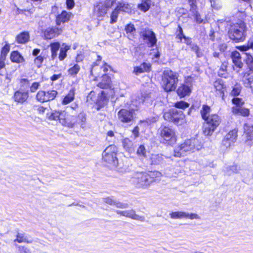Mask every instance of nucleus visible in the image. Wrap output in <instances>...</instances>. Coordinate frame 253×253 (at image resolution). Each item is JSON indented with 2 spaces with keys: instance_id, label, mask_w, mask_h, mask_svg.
<instances>
[{
  "instance_id": "30",
  "label": "nucleus",
  "mask_w": 253,
  "mask_h": 253,
  "mask_svg": "<svg viewBox=\"0 0 253 253\" xmlns=\"http://www.w3.org/2000/svg\"><path fill=\"white\" fill-rule=\"evenodd\" d=\"M97 86L102 89L110 88L111 87V81L109 76L104 75L102 77V81Z\"/></svg>"
},
{
  "instance_id": "13",
  "label": "nucleus",
  "mask_w": 253,
  "mask_h": 253,
  "mask_svg": "<svg viewBox=\"0 0 253 253\" xmlns=\"http://www.w3.org/2000/svg\"><path fill=\"white\" fill-rule=\"evenodd\" d=\"M153 100L151 98L150 94L146 92H143L140 95L136 97L135 100L132 101L134 105L138 107L141 104H145L147 106H149V104H152Z\"/></svg>"
},
{
  "instance_id": "21",
  "label": "nucleus",
  "mask_w": 253,
  "mask_h": 253,
  "mask_svg": "<svg viewBox=\"0 0 253 253\" xmlns=\"http://www.w3.org/2000/svg\"><path fill=\"white\" fill-rule=\"evenodd\" d=\"M68 117L69 118L70 121L75 122L74 126L76 124H79L80 125L81 127L84 128V124L86 121V115L84 113L82 112L80 113L77 117L73 115L68 116Z\"/></svg>"
},
{
  "instance_id": "24",
  "label": "nucleus",
  "mask_w": 253,
  "mask_h": 253,
  "mask_svg": "<svg viewBox=\"0 0 253 253\" xmlns=\"http://www.w3.org/2000/svg\"><path fill=\"white\" fill-rule=\"evenodd\" d=\"M108 102V98L106 93L104 91H102L98 95L97 99L96 100V105L97 106V109L100 110L103 108L105 105L107 104Z\"/></svg>"
},
{
  "instance_id": "51",
  "label": "nucleus",
  "mask_w": 253,
  "mask_h": 253,
  "mask_svg": "<svg viewBox=\"0 0 253 253\" xmlns=\"http://www.w3.org/2000/svg\"><path fill=\"white\" fill-rule=\"evenodd\" d=\"M232 102L233 104L235 105L234 107H238V108L242 107V106L244 104V102L243 101V99L242 98L236 97H234L232 99Z\"/></svg>"
},
{
  "instance_id": "9",
  "label": "nucleus",
  "mask_w": 253,
  "mask_h": 253,
  "mask_svg": "<svg viewBox=\"0 0 253 253\" xmlns=\"http://www.w3.org/2000/svg\"><path fill=\"white\" fill-rule=\"evenodd\" d=\"M140 37L148 47H153L156 45L157 39L155 33L150 29H144L140 33Z\"/></svg>"
},
{
  "instance_id": "45",
  "label": "nucleus",
  "mask_w": 253,
  "mask_h": 253,
  "mask_svg": "<svg viewBox=\"0 0 253 253\" xmlns=\"http://www.w3.org/2000/svg\"><path fill=\"white\" fill-rule=\"evenodd\" d=\"M210 110L211 108L209 106L207 105L203 106L202 109L201 110V114L203 119L205 121L209 117V114Z\"/></svg>"
},
{
  "instance_id": "40",
  "label": "nucleus",
  "mask_w": 253,
  "mask_h": 253,
  "mask_svg": "<svg viewBox=\"0 0 253 253\" xmlns=\"http://www.w3.org/2000/svg\"><path fill=\"white\" fill-rule=\"evenodd\" d=\"M124 148L126 151L131 153L133 151V143L128 138H125L123 141Z\"/></svg>"
},
{
  "instance_id": "56",
  "label": "nucleus",
  "mask_w": 253,
  "mask_h": 253,
  "mask_svg": "<svg viewBox=\"0 0 253 253\" xmlns=\"http://www.w3.org/2000/svg\"><path fill=\"white\" fill-rule=\"evenodd\" d=\"M211 6L216 10H218L221 7V3L220 0H215L211 2Z\"/></svg>"
},
{
  "instance_id": "57",
  "label": "nucleus",
  "mask_w": 253,
  "mask_h": 253,
  "mask_svg": "<svg viewBox=\"0 0 253 253\" xmlns=\"http://www.w3.org/2000/svg\"><path fill=\"white\" fill-rule=\"evenodd\" d=\"M193 16L194 17L196 23L198 24H201L204 23V20L201 18L200 14L199 13L198 11L196 12L192 13Z\"/></svg>"
},
{
  "instance_id": "35",
  "label": "nucleus",
  "mask_w": 253,
  "mask_h": 253,
  "mask_svg": "<svg viewBox=\"0 0 253 253\" xmlns=\"http://www.w3.org/2000/svg\"><path fill=\"white\" fill-rule=\"evenodd\" d=\"M10 59L12 62L22 63L24 61L23 57L18 51H13L11 53Z\"/></svg>"
},
{
  "instance_id": "53",
  "label": "nucleus",
  "mask_w": 253,
  "mask_h": 253,
  "mask_svg": "<svg viewBox=\"0 0 253 253\" xmlns=\"http://www.w3.org/2000/svg\"><path fill=\"white\" fill-rule=\"evenodd\" d=\"M241 90V87L239 85H236L233 87L230 94L236 97L240 94Z\"/></svg>"
},
{
  "instance_id": "37",
  "label": "nucleus",
  "mask_w": 253,
  "mask_h": 253,
  "mask_svg": "<svg viewBox=\"0 0 253 253\" xmlns=\"http://www.w3.org/2000/svg\"><path fill=\"white\" fill-rule=\"evenodd\" d=\"M148 153V152L144 145H140L136 150V155L140 159L146 158Z\"/></svg>"
},
{
  "instance_id": "34",
  "label": "nucleus",
  "mask_w": 253,
  "mask_h": 253,
  "mask_svg": "<svg viewBox=\"0 0 253 253\" xmlns=\"http://www.w3.org/2000/svg\"><path fill=\"white\" fill-rule=\"evenodd\" d=\"M141 3L137 5V8L144 12L149 10L151 7V0H141Z\"/></svg>"
},
{
  "instance_id": "11",
  "label": "nucleus",
  "mask_w": 253,
  "mask_h": 253,
  "mask_svg": "<svg viewBox=\"0 0 253 253\" xmlns=\"http://www.w3.org/2000/svg\"><path fill=\"white\" fill-rule=\"evenodd\" d=\"M248 54L247 53L241 54L238 51L235 50L232 51L231 54V58L232 59V62L234 64L233 68L235 70V67L239 69L243 68L244 63L242 62V60L245 61L246 56L245 54Z\"/></svg>"
},
{
  "instance_id": "46",
  "label": "nucleus",
  "mask_w": 253,
  "mask_h": 253,
  "mask_svg": "<svg viewBox=\"0 0 253 253\" xmlns=\"http://www.w3.org/2000/svg\"><path fill=\"white\" fill-rule=\"evenodd\" d=\"M162 111V109L160 110V112H157L154 113V115L153 116L149 117L148 118H147L146 122L148 124H151L154 123L158 121L159 119V115L161 113V111Z\"/></svg>"
},
{
  "instance_id": "12",
  "label": "nucleus",
  "mask_w": 253,
  "mask_h": 253,
  "mask_svg": "<svg viewBox=\"0 0 253 253\" xmlns=\"http://www.w3.org/2000/svg\"><path fill=\"white\" fill-rule=\"evenodd\" d=\"M119 120L124 123L131 122L133 119V111L131 109H122L118 113Z\"/></svg>"
},
{
  "instance_id": "49",
  "label": "nucleus",
  "mask_w": 253,
  "mask_h": 253,
  "mask_svg": "<svg viewBox=\"0 0 253 253\" xmlns=\"http://www.w3.org/2000/svg\"><path fill=\"white\" fill-rule=\"evenodd\" d=\"M37 99L41 102H45V91L40 90L36 95Z\"/></svg>"
},
{
  "instance_id": "32",
  "label": "nucleus",
  "mask_w": 253,
  "mask_h": 253,
  "mask_svg": "<svg viewBox=\"0 0 253 253\" xmlns=\"http://www.w3.org/2000/svg\"><path fill=\"white\" fill-rule=\"evenodd\" d=\"M232 112L235 115H241L244 117L248 116L249 115L250 111L248 109L242 107H233Z\"/></svg>"
},
{
  "instance_id": "60",
  "label": "nucleus",
  "mask_w": 253,
  "mask_h": 253,
  "mask_svg": "<svg viewBox=\"0 0 253 253\" xmlns=\"http://www.w3.org/2000/svg\"><path fill=\"white\" fill-rule=\"evenodd\" d=\"M40 86V84L37 82H35L32 84L30 87V91L31 92H35L38 88Z\"/></svg>"
},
{
  "instance_id": "28",
  "label": "nucleus",
  "mask_w": 253,
  "mask_h": 253,
  "mask_svg": "<svg viewBox=\"0 0 253 253\" xmlns=\"http://www.w3.org/2000/svg\"><path fill=\"white\" fill-rule=\"evenodd\" d=\"M30 41V34L28 32H21L16 37V41L20 44H25Z\"/></svg>"
},
{
  "instance_id": "36",
  "label": "nucleus",
  "mask_w": 253,
  "mask_h": 253,
  "mask_svg": "<svg viewBox=\"0 0 253 253\" xmlns=\"http://www.w3.org/2000/svg\"><path fill=\"white\" fill-rule=\"evenodd\" d=\"M70 46L67 45L63 43L61 47H60V53L58 58L60 61H63L67 56V52L70 49Z\"/></svg>"
},
{
  "instance_id": "4",
  "label": "nucleus",
  "mask_w": 253,
  "mask_h": 253,
  "mask_svg": "<svg viewBox=\"0 0 253 253\" xmlns=\"http://www.w3.org/2000/svg\"><path fill=\"white\" fill-rule=\"evenodd\" d=\"M178 74L171 70H166L163 72V87L167 92L174 90L177 86Z\"/></svg>"
},
{
  "instance_id": "25",
  "label": "nucleus",
  "mask_w": 253,
  "mask_h": 253,
  "mask_svg": "<svg viewBox=\"0 0 253 253\" xmlns=\"http://www.w3.org/2000/svg\"><path fill=\"white\" fill-rule=\"evenodd\" d=\"M151 65L150 63L143 62L140 66L134 67L133 73L136 75L144 72H149L151 70Z\"/></svg>"
},
{
  "instance_id": "48",
  "label": "nucleus",
  "mask_w": 253,
  "mask_h": 253,
  "mask_svg": "<svg viewBox=\"0 0 253 253\" xmlns=\"http://www.w3.org/2000/svg\"><path fill=\"white\" fill-rule=\"evenodd\" d=\"M10 50V45L9 44H6L2 48L0 54V58L2 60H5L7 53L9 52Z\"/></svg>"
},
{
  "instance_id": "16",
  "label": "nucleus",
  "mask_w": 253,
  "mask_h": 253,
  "mask_svg": "<svg viewBox=\"0 0 253 253\" xmlns=\"http://www.w3.org/2000/svg\"><path fill=\"white\" fill-rule=\"evenodd\" d=\"M237 137V131L236 129L230 131L222 140L221 144L222 146H224L226 148L229 147L235 142Z\"/></svg>"
},
{
  "instance_id": "8",
  "label": "nucleus",
  "mask_w": 253,
  "mask_h": 253,
  "mask_svg": "<svg viewBox=\"0 0 253 253\" xmlns=\"http://www.w3.org/2000/svg\"><path fill=\"white\" fill-rule=\"evenodd\" d=\"M117 148L114 145H111L107 147L102 153V158L104 161L112 164L113 166H117L118 163L117 158Z\"/></svg>"
},
{
  "instance_id": "64",
  "label": "nucleus",
  "mask_w": 253,
  "mask_h": 253,
  "mask_svg": "<svg viewBox=\"0 0 253 253\" xmlns=\"http://www.w3.org/2000/svg\"><path fill=\"white\" fill-rule=\"evenodd\" d=\"M139 128L138 126H136L132 130V133L134 134L135 137H137L139 135Z\"/></svg>"
},
{
  "instance_id": "47",
  "label": "nucleus",
  "mask_w": 253,
  "mask_h": 253,
  "mask_svg": "<svg viewBox=\"0 0 253 253\" xmlns=\"http://www.w3.org/2000/svg\"><path fill=\"white\" fill-rule=\"evenodd\" d=\"M80 70V66L78 64H75L72 67L70 68L68 70V72L69 75L72 76H75L79 73Z\"/></svg>"
},
{
  "instance_id": "38",
  "label": "nucleus",
  "mask_w": 253,
  "mask_h": 253,
  "mask_svg": "<svg viewBox=\"0 0 253 253\" xmlns=\"http://www.w3.org/2000/svg\"><path fill=\"white\" fill-rule=\"evenodd\" d=\"M75 97V92L74 89L70 90L68 93L64 97L62 100V104L66 105L72 102Z\"/></svg>"
},
{
  "instance_id": "52",
  "label": "nucleus",
  "mask_w": 253,
  "mask_h": 253,
  "mask_svg": "<svg viewBox=\"0 0 253 253\" xmlns=\"http://www.w3.org/2000/svg\"><path fill=\"white\" fill-rule=\"evenodd\" d=\"M18 253H32L30 250L26 246L15 245Z\"/></svg>"
},
{
  "instance_id": "22",
  "label": "nucleus",
  "mask_w": 253,
  "mask_h": 253,
  "mask_svg": "<svg viewBox=\"0 0 253 253\" xmlns=\"http://www.w3.org/2000/svg\"><path fill=\"white\" fill-rule=\"evenodd\" d=\"M168 157L162 154H151L150 157V164L152 165H159L164 163L166 159Z\"/></svg>"
},
{
  "instance_id": "39",
  "label": "nucleus",
  "mask_w": 253,
  "mask_h": 253,
  "mask_svg": "<svg viewBox=\"0 0 253 253\" xmlns=\"http://www.w3.org/2000/svg\"><path fill=\"white\" fill-rule=\"evenodd\" d=\"M51 51V59L54 60L57 55V52L60 47V44L57 42L52 43L50 45Z\"/></svg>"
},
{
  "instance_id": "27",
  "label": "nucleus",
  "mask_w": 253,
  "mask_h": 253,
  "mask_svg": "<svg viewBox=\"0 0 253 253\" xmlns=\"http://www.w3.org/2000/svg\"><path fill=\"white\" fill-rule=\"evenodd\" d=\"M116 0H106L103 5L98 7L100 14L106 13L109 8H111L114 4H116Z\"/></svg>"
},
{
  "instance_id": "58",
  "label": "nucleus",
  "mask_w": 253,
  "mask_h": 253,
  "mask_svg": "<svg viewBox=\"0 0 253 253\" xmlns=\"http://www.w3.org/2000/svg\"><path fill=\"white\" fill-rule=\"evenodd\" d=\"M126 33L132 34L135 31V28L134 25L132 24H128L126 25L125 28Z\"/></svg>"
},
{
  "instance_id": "17",
  "label": "nucleus",
  "mask_w": 253,
  "mask_h": 253,
  "mask_svg": "<svg viewBox=\"0 0 253 253\" xmlns=\"http://www.w3.org/2000/svg\"><path fill=\"white\" fill-rule=\"evenodd\" d=\"M116 212L118 214L129 217L132 219L139 220L142 222L144 221L145 219L144 216H140L136 214L135 211L132 209L126 211L116 210Z\"/></svg>"
},
{
  "instance_id": "6",
  "label": "nucleus",
  "mask_w": 253,
  "mask_h": 253,
  "mask_svg": "<svg viewBox=\"0 0 253 253\" xmlns=\"http://www.w3.org/2000/svg\"><path fill=\"white\" fill-rule=\"evenodd\" d=\"M161 142L167 145L175 143L176 139L174 130L169 126H161L159 128Z\"/></svg>"
},
{
  "instance_id": "19",
  "label": "nucleus",
  "mask_w": 253,
  "mask_h": 253,
  "mask_svg": "<svg viewBox=\"0 0 253 253\" xmlns=\"http://www.w3.org/2000/svg\"><path fill=\"white\" fill-rule=\"evenodd\" d=\"M73 16V15L71 12L63 10L60 14L56 16V24L57 26H59L61 23L68 22Z\"/></svg>"
},
{
  "instance_id": "41",
  "label": "nucleus",
  "mask_w": 253,
  "mask_h": 253,
  "mask_svg": "<svg viewBox=\"0 0 253 253\" xmlns=\"http://www.w3.org/2000/svg\"><path fill=\"white\" fill-rule=\"evenodd\" d=\"M58 92L55 90H49L45 91L46 102L53 100L57 96Z\"/></svg>"
},
{
  "instance_id": "1",
  "label": "nucleus",
  "mask_w": 253,
  "mask_h": 253,
  "mask_svg": "<svg viewBox=\"0 0 253 253\" xmlns=\"http://www.w3.org/2000/svg\"><path fill=\"white\" fill-rule=\"evenodd\" d=\"M176 108L170 109L168 112H165L163 115L165 120L173 123L177 125H181L185 122V116L183 111L179 109H185L189 107V104L185 101H181L175 103Z\"/></svg>"
},
{
  "instance_id": "5",
  "label": "nucleus",
  "mask_w": 253,
  "mask_h": 253,
  "mask_svg": "<svg viewBox=\"0 0 253 253\" xmlns=\"http://www.w3.org/2000/svg\"><path fill=\"white\" fill-rule=\"evenodd\" d=\"M46 118L50 121L58 120L62 125L69 127H73L75 124V122L70 121L69 118L66 116V112L64 111L53 110L46 114Z\"/></svg>"
},
{
  "instance_id": "10",
  "label": "nucleus",
  "mask_w": 253,
  "mask_h": 253,
  "mask_svg": "<svg viewBox=\"0 0 253 253\" xmlns=\"http://www.w3.org/2000/svg\"><path fill=\"white\" fill-rule=\"evenodd\" d=\"M148 176L147 172H138L133 177V182L138 187H146L151 184Z\"/></svg>"
},
{
  "instance_id": "26",
  "label": "nucleus",
  "mask_w": 253,
  "mask_h": 253,
  "mask_svg": "<svg viewBox=\"0 0 253 253\" xmlns=\"http://www.w3.org/2000/svg\"><path fill=\"white\" fill-rule=\"evenodd\" d=\"M14 242H17L19 243L31 244L33 242V239L31 237L26 235L24 233H18L16 235V238L14 240Z\"/></svg>"
},
{
  "instance_id": "62",
  "label": "nucleus",
  "mask_w": 253,
  "mask_h": 253,
  "mask_svg": "<svg viewBox=\"0 0 253 253\" xmlns=\"http://www.w3.org/2000/svg\"><path fill=\"white\" fill-rule=\"evenodd\" d=\"M183 39L184 40L183 42L186 43L187 45L190 46L193 43L191 38L187 37L184 35V37H182V39Z\"/></svg>"
},
{
  "instance_id": "61",
  "label": "nucleus",
  "mask_w": 253,
  "mask_h": 253,
  "mask_svg": "<svg viewBox=\"0 0 253 253\" xmlns=\"http://www.w3.org/2000/svg\"><path fill=\"white\" fill-rule=\"evenodd\" d=\"M66 4L68 9H72L75 5L74 0H66Z\"/></svg>"
},
{
  "instance_id": "2",
  "label": "nucleus",
  "mask_w": 253,
  "mask_h": 253,
  "mask_svg": "<svg viewBox=\"0 0 253 253\" xmlns=\"http://www.w3.org/2000/svg\"><path fill=\"white\" fill-rule=\"evenodd\" d=\"M201 148V144L197 138L187 139L183 143L174 149V156L175 157H183L186 152H193L196 150H199Z\"/></svg>"
},
{
  "instance_id": "14",
  "label": "nucleus",
  "mask_w": 253,
  "mask_h": 253,
  "mask_svg": "<svg viewBox=\"0 0 253 253\" xmlns=\"http://www.w3.org/2000/svg\"><path fill=\"white\" fill-rule=\"evenodd\" d=\"M169 216L172 219L189 218L190 219H200V216L196 213H189L184 211H172L169 213Z\"/></svg>"
},
{
  "instance_id": "63",
  "label": "nucleus",
  "mask_w": 253,
  "mask_h": 253,
  "mask_svg": "<svg viewBox=\"0 0 253 253\" xmlns=\"http://www.w3.org/2000/svg\"><path fill=\"white\" fill-rule=\"evenodd\" d=\"M236 48L239 49L240 51H247L249 49V47L248 46V43L247 44V45H242V46H237Z\"/></svg>"
},
{
  "instance_id": "7",
  "label": "nucleus",
  "mask_w": 253,
  "mask_h": 253,
  "mask_svg": "<svg viewBox=\"0 0 253 253\" xmlns=\"http://www.w3.org/2000/svg\"><path fill=\"white\" fill-rule=\"evenodd\" d=\"M205 121L206 123L204 124L203 130L205 135H211L221 122L219 116L216 114L209 115Z\"/></svg>"
},
{
  "instance_id": "43",
  "label": "nucleus",
  "mask_w": 253,
  "mask_h": 253,
  "mask_svg": "<svg viewBox=\"0 0 253 253\" xmlns=\"http://www.w3.org/2000/svg\"><path fill=\"white\" fill-rule=\"evenodd\" d=\"M239 170V168L237 165H233L231 166H228L224 169V172L226 174L230 175L233 173H237Z\"/></svg>"
},
{
  "instance_id": "44",
  "label": "nucleus",
  "mask_w": 253,
  "mask_h": 253,
  "mask_svg": "<svg viewBox=\"0 0 253 253\" xmlns=\"http://www.w3.org/2000/svg\"><path fill=\"white\" fill-rule=\"evenodd\" d=\"M245 62L250 71L253 72V57L250 54H246Z\"/></svg>"
},
{
  "instance_id": "59",
  "label": "nucleus",
  "mask_w": 253,
  "mask_h": 253,
  "mask_svg": "<svg viewBox=\"0 0 253 253\" xmlns=\"http://www.w3.org/2000/svg\"><path fill=\"white\" fill-rule=\"evenodd\" d=\"M178 28L179 33L176 35V38L180 40V42H182V37H184V34H183L182 28L180 26H178Z\"/></svg>"
},
{
  "instance_id": "33",
  "label": "nucleus",
  "mask_w": 253,
  "mask_h": 253,
  "mask_svg": "<svg viewBox=\"0 0 253 253\" xmlns=\"http://www.w3.org/2000/svg\"><path fill=\"white\" fill-rule=\"evenodd\" d=\"M214 86L217 91H218L220 94L222 99L224 100V93L223 89L225 85L223 84V81L221 79H218L214 83Z\"/></svg>"
},
{
  "instance_id": "15",
  "label": "nucleus",
  "mask_w": 253,
  "mask_h": 253,
  "mask_svg": "<svg viewBox=\"0 0 253 253\" xmlns=\"http://www.w3.org/2000/svg\"><path fill=\"white\" fill-rule=\"evenodd\" d=\"M62 30L61 28L56 26L48 27L44 30H42L43 36L45 39L50 40L58 36L61 34Z\"/></svg>"
},
{
  "instance_id": "50",
  "label": "nucleus",
  "mask_w": 253,
  "mask_h": 253,
  "mask_svg": "<svg viewBox=\"0 0 253 253\" xmlns=\"http://www.w3.org/2000/svg\"><path fill=\"white\" fill-rule=\"evenodd\" d=\"M44 60V57L42 54L36 57L34 59V63L37 67L40 68L42 67V64Z\"/></svg>"
},
{
  "instance_id": "29",
  "label": "nucleus",
  "mask_w": 253,
  "mask_h": 253,
  "mask_svg": "<svg viewBox=\"0 0 253 253\" xmlns=\"http://www.w3.org/2000/svg\"><path fill=\"white\" fill-rule=\"evenodd\" d=\"M245 133L247 136V142L253 141V124L247 123L244 126Z\"/></svg>"
},
{
  "instance_id": "3",
  "label": "nucleus",
  "mask_w": 253,
  "mask_h": 253,
  "mask_svg": "<svg viewBox=\"0 0 253 253\" xmlns=\"http://www.w3.org/2000/svg\"><path fill=\"white\" fill-rule=\"evenodd\" d=\"M246 32V24L241 21L231 26L228 31L229 37L235 42H241L245 39Z\"/></svg>"
},
{
  "instance_id": "42",
  "label": "nucleus",
  "mask_w": 253,
  "mask_h": 253,
  "mask_svg": "<svg viewBox=\"0 0 253 253\" xmlns=\"http://www.w3.org/2000/svg\"><path fill=\"white\" fill-rule=\"evenodd\" d=\"M148 178L150 179V182L152 183L156 180V178H159L161 176L162 174L158 171H149L147 173Z\"/></svg>"
},
{
  "instance_id": "54",
  "label": "nucleus",
  "mask_w": 253,
  "mask_h": 253,
  "mask_svg": "<svg viewBox=\"0 0 253 253\" xmlns=\"http://www.w3.org/2000/svg\"><path fill=\"white\" fill-rule=\"evenodd\" d=\"M119 13V11H118L115 8L112 11V12L111 13V16H110V18H111L110 23L111 24L115 23L117 22Z\"/></svg>"
},
{
  "instance_id": "18",
  "label": "nucleus",
  "mask_w": 253,
  "mask_h": 253,
  "mask_svg": "<svg viewBox=\"0 0 253 253\" xmlns=\"http://www.w3.org/2000/svg\"><path fill=\"white\" fill-rule=\"evenodd\" d=\"M102 201L111 206H114L117 208L126 209L128 208V204L121 202L114 199L113 197H107L102 198Z\"/></svg>"
},
{
  "instance_id": "20",
  "label": "nucleus",
  "mask_w": 253,
  "mask_h": 253,
  "mask_svg": "<svg viewBox=\"0 0 253 253\" xmlns=\"http://www.w3.org/2000/svg\"><path fill=\"white\" fill-rule=\"evenodd\" d=\"M29 97V92L27 91H23L21 89L16 91L14 94V99L15 101L23 104L25 102Z\"/></svg>"
},
{
  "instance_id": "55",
  "label": "nucleus",
  "mask_w": 253,
  "mask_h": 253,
  "mask_svg": "<svg viewBox=\"0 0 253 253\" xmlns=\"http://www.w3.org/2000/svg\"><path fill=\"white\" fill-rule=\"evenodd\" d=\"M189 4L190 6V10L191 13L196 12L197 11V6L196 5V0H188Z\"/></svg>"
},
{
  "instance_id": "23",
  "label": "nucleus",
  "mask_w": 253,
  "mask_h": 253,
  "mask_svg": "<svg viewBox=\"0 0 253 253\" xmlns=\"http://www.w3.org/2000/svg\"><path fill=\"white\" fill-rule=\"evenodd\" d=\"M115 9L118 11L128 12L131 10V4L123 0H116Z\"/></svg>"
},
{
  "instance_id": "31",
  "label": "nucleus",
  "mask_w": 253,
  "mask_h": 253,
  "mask_svg": "<svg viewBox=\"0 0 253 253\" xmlns=\"http://www.w3.org/2000/svg\"><path fill=\"white\" fill-rule=\"evenodd\" d=\"M191 91L190 87L185 84H181L177 90V93L180 97L189 95Z\"/></svg>"
}]
</instances>
